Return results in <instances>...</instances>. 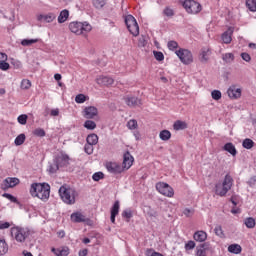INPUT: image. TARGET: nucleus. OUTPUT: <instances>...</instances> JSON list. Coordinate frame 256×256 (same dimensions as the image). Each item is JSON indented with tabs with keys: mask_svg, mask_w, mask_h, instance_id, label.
Instances as JSON below:
<instances>
[{
	"mask_svg": "<svg viewBox=\"0 0 256 256\" xmlns=\"http://www.w3.org/2000/svg\"><path fill=\"white\" fill-rule=\"evenodd\" d=\"M177 47H179V44L176 41L168 42V49H170V51L177 49Z\"/></svg>",
	"mask_w": 256,
	"mask_h": 256,
	"instance_id": "53",
	"label": "nucleus"
},
{
	"mask_svg": "<svg viewBox=\"0 0 256 256\" xmlns=\"http://www.w3.org/2000/svg\"><path fill=\"white\" fill-rule=\"evenodd\" d=\"M147 45V38L145 36H141L138 40V47H145Z\"/></svg>",
	"mask_w": 256,
	"mask_h": 256,
	"instance_id": "51",
	"label": "nucleus"
},
{
	"mask_svg": "<svg viewBox=\"0 0 256 256\" xmlns=\"http://www.w3.org/2000/svg\"><path fill=\"white\" fill-rule=\"evenodd\" d=\"M242 146L244 147V149H253V147H255V142H253V140L249 138H246L243 140Z\"/></svg>",
	"mask_w": 256,
	"mask_h": 256,
	"instance_id": "34",
	"label": "nucleus"
},
{
	"mask_svg": "<svg viewBox=\"0 0 256 256\" xmlns=\"http://www.w3.org/2000/svg\"><path fill=\"white\" fill-rule=\"evenodd\" d=\"M125 103L128 105V107H139L141 105V101L137 97H126Z\"/></svg>",
	"mask_w": 256,
	"mask_h": 256,
	"instance_id": "22",
	"label": "nucleus"
},
{
	"mask_svg": "<svg viewBox=\"0 0 256 256\" xmlns=\"http://www.w3.org/2000/svg\"><path fill=\"white\" fill-rule=\"evenodd\" d=\"M69 161V156L62 154L60 157L57 159V164L53 168V166H50V173H55L57 169H59V165L63 166Z\"/></svg>",
	"mask_w": 256,
	"mask_h": 256,
	"instance_id": "16",
	"label": "nucleus"
},
{
	"mask_svg": "<svg viewBox=\"0 0 256 256\" xmlns=\"http://www.w3.org/2000/svg\"><path fill=\"white\" fill-rule=\"evenodd\" d=\"M3 197H5L9 201H11L12 203H17V198H15V196H13V195H11L9 193H4Z\"/></svg>",
	"mask_w": 256,
	"mask_h": 256,
	"instance_id": "56",
	"label": "nucleus"
},
{
	"mask_svg": "<svg viewBox=\"0 0 256 256\" xmlns=\"http://www.w3.org/2000/svg\"><path fill=\"white\" fill-rule=\"evenodd\" d=\"M99 115V110L95 106H87L83 110V117L85 119H95Z\"/></svg>",
	"mask_w": 256,
	"mask_h": 256,
	"instance_id": "12",
	"label": "nucleus"
},
{
	"mask_svg": "<svg viewBox=\"0 0 256 256\" xmlns=\"http://www.w3.org/2000/svg\"><path fill=\"white\" fill-rule=\"evenodd\" d=\"M70 219L73 223H85L87 221V217L81 212L72 213Z\"/></svg>",
	"mask_w": 256,
	"mask_h": 256,
	"instance_id": "18",
	"label": "nucleus"
},
{
	"mask_svg": "<svg viewBox=\"0 0 256 256\" xmlns=\"http://www.w3.org/2000/svg\"><path fill=\"white\" fill-rule=\"evenodd\" d=\"M69 19V10L64 9L60 12L58 16V23H65Z\"/></svg>",
	"mask_w": 256,
	"mask_h": 256,
	"instance_id": "27",
	"label": "nucleus"
},
{
	"mask_svg": "<svg viewBox=\"0 0 256 256\" xmlns=\"http://www.w3.org/2000/svg\"><path fill=\"white\" fill-rule=\"evenodd\" d=\"M51 251L56 256H67V255H69V247H67V246H63V247L58 248V249L52 248Z\"/></svg>",
	"mask_w": 256,
	"mask_h": 256,
	"instance_id": "23",
	"label": "nucleus"
},
{
	"mask_svg": "<svg viewBox=\"0 0 256 256\" xmlns=\"http://www.w3.org/2000/svg\"><path fill=\"white\" fill-rule=\"evenodd\" d=\"M193 237L194 241H197L198 243H204V241H207V232L203 230L196 231Z\"/></svg>",
	"mask_w": 256,
	"mask_h": 256,
	"instance_id": "21",
	"label": "nucleus"
},
{
	"mask_svg": "<svg viewBox=\"0 0 256 256\" xmlns=\"http://www.w3.org/2000/svg\"><path fill=\"white\" fill-rule=\"evenodd\" d=\"M30 236L31 229L28 227L14 226L10 229V237L20 245H25Z\"/></svg>",
	"mask_w": 256,
	"mask_h": 256,
	"instance_id": "2",
	"label": "nucleus"
},
{
	"mask_svg": "<svg viewBox=\"0 0 256 256\" xmlns=\"http://www.w3.org/2000/svg\"><path fill=\"white\" fill-rule=\"evenodd\" d=\"M182 7H184L186 13H189L190 15H197V13H201V4L195 0L183 1Z\"/></svg>",
	"mask_w": 256,
	"mask_h": 256,
	"instance_id": "6",
	"label": "nucleus"
},
{
	"mask_svg": "<svg viewBox=\"0 0 256 256\" xmlns=\"http://www.w3.org/2000/svg\"><path fill=\"white\" fill-rule=\"evenodd\" d=\"M159 137L162 141H169L171 139V132L169 130H162Z\"/></svg>",
	"mask_w": 256,
	"mask_h": 256,
	"instance_id": "33",
	"label": "nucleus"
},
{
	"mask_svg": "<svg viewBox=\"0 0 256 256\" xmlns=\"http://www.w3.org/2000/svg\"><path fill=\"white\" fill-rule=\"evenodd\" d=\"M69 29L75 35H87V33H91L93 26L89 22H71Z\"/></svg>",
	"mask_w": 256,
	"mask_h": 256,
	"instance_id": "5",
	"label": "nucleus"
},
{
	"mask_svg": "<svg viewBox=\"0 0 256 256\" xmlns=\"http://www.w3.org/2000/svg\"><path fill=\"white\" fill-rule=\"evenodd\" d=\"M176 55L184 65H190V63H193V54L187 49H180L176 51Z\"/></svg>",
	"mask_w": 256,
	"mask_h": 256,
	"instance_id": "9",
	"label": "nucleus"
},
{
	"mask_svg": "<svg viewBox=\"0 0 256 256\" xmlns=\"http://www.w3.org/2000/svg\"><path fill=\"white\" fill-rule=\"evenodd\" d=\"M233 177L229 174H227L222 182H218L215 185V193L219 197H225L229 191H231V187H233Z\"/></svg>",
	"mask_w": 256,
	"mask_h": 256,
	"instance_id": "3",
	"label": "nucleus"
},
{
	"mask_svg": "<svg viewBox=\"0 0 256 256\" xmlns=\"http://www.w3.org/2000/svg\"><path fill=\"white\" fill-rule=\"evenodd\" d=\"M8 251L9 245L7 244V241H5V239H0V256L6 255Z\"/></svg>",
	"mask_w": 256,
	"mask_h": 256,
	"instance_id": "28",
	"label": "nucleus"
},
{
	"mask_svg": "<svg viewBox=\"0 0 256 256\" xmlns=\"http://www.w3.org/2000/svg\"><path fill=\"white\" fill-rule=\"evenodd\" d=\"M57 19V15L53 12H49L48 14H40L37 16L38 21H43L44 23H53Z\"/></svg>",
	"mask_w": 256,
	"mask_h": 256,
	"instance_id": "14",
	"label": "nucleus"
},
{
	"mask_svg": "<svg viewBox=\"0 0 256 256\" xmlns=\"http://www.w3.org/2000/svg\"><path fill=\"white\" fill-rule=\"evenodd\" d=\"M103 177H104L103 172H96L93 174L92 179L93 181H101Z\"/></svg>",
	"mask_w": 256,
	"mask_h": 256,
	"instance_id": "50",
	"label": "nucleus"
},
{
	"mask_svg": "<svg viewBox=\"0 0 256 256\" xmlns=\"http://www.w3.org/2000/svg\"><path fill=\"white\" fill-rule=\"evenodd\" d=\"M185 248L188 250L195 249V242L194 241H188V243L185 245Z\"/></svg>",
	"mask_w": 256,
	"mask_h": 256,
	"instance_id": "61",
	"label": "nucleus"
},
{
	"mask_svg": "<svg viewBox=\"0 0 256 256\" xmlns=\"http://www.w3.org/2000/svg\"><path fill=\"white\" fill-rule=\"evenodd\" d=\"M214 233L215 235H217V237H225V234L223 233V227H221L220 225H217L214 228Z\"/></svg>",
	"mask_w": 256,
	"mask_h": 256,
	"instance_id": "44",
	"label": "nucleus"
},
{
	"mask_svg": "<svg viewBox=\"0 0 256 256\" xmlns=\"http://www.w3.org/2000/svg\"><path fill=\"white\" fill-rule=\"evenodd\" d=\"M86 141L89 145H97V143H99V136L96 134H90L86 138Z\"/></svg>",
	"mask_w": 256,
	"mask_h": 256,
	"instance_id": "31",
	"label": "nucleus"
},
{
	"mask_svg": "<svg viewBox=\"0 0 256 256\" xmlns=\"http://www.w3.org/2000/svg\"><path fill=\"white\" fill-rule=\"evenodd\" d=\"M87 253H89V250L83 249L79 251V256H87Z\"/></svg>",
	"mask_w": 256,
	"mask_h": 256,
	"instance_id": "64",
	"label": "nucleus"
},
{
	"mask_svg": "<svg viewBox=\"0 0 256 256\" xmlns=\"http://www.w3.org/2000/svg\"><path fill=\"white\" fill-rule=\"evenodd\" d=\"M228 251L229 253H234V255H239V253H241L242 251V248H241V245L239 244H231L228 247Z\"/></svg>",
	"mask_w": 256,
	"mask_h": 256,
	"instance_id": "29",
	"label": "nucleus"
},
{
	"mask_svg": "<svg viewBox=\"0 0 256 256\" xmlns=\"http://www.w3.org/2000/svg\"><path fill=\"white\" fill-rule=\"evenodd\" d=\"M9 67H10V65H9V63H7V61L0 62V69L2 71L9 70Z\"/></svg>",
	"mask_w": 256,
	"mask_h": 256,
	"instance_id": "59",
	"label": "nucleus"
},
{
	"mask_svg": "<svg viewBox=\"0 0 256 256\" xmlns=\"http://www.w3.org/2000/svg\"><path fill=\"white\" fill-rule=\"evenodd\" d=\"M33 135L36 137H45V130L43 128H37L33 131Z\"/></svg>",
	"mask_w": 256,
	"mask_h": 256,
	"instance_id": "47",
	"label": "nucleus"
},
{
	"mask_svg": "<svg viewBox=\"0 0 256 256\" xmlns=\"http://www.w3.org/2000/svg\"><path fill=\"white\" fill-rule=\"evenodd\" d=\"M25 139V134H20L15 138L14 143L17 147H19V145H23L25 143Z\"/></svg>",
	"mask_w": 256,
	"mask_h": 256,
	"instance_id": "37",
	"label": "nucleus"
},
{
	"mask_svg": "<svg viewBox=\"0 0 256 256\" xmlns=\"http://www.w3.org/2000/svg\"><path fill=\"white\" fill-rule=\"evenodd\" d=\"M133 156L131 155V153L129 152H126L124 154V160H123V163H122V167H123V171H125V169H131V166L133 165Z\"/></svg>",
	"mask_w": 256,
	"mask_h": 256,
	"instance_id": "17",
	"label": "nucleus"
},
{
	"mask_svg": "<svg viewBox=\"0 0 256 256\" xmlns=\"http://www.w3.org/2000/svg\"><path fill=\"white\" fill-rule=\"evenodd\" d=\"M8 57L5 53L0 52V63L3 61H7Z\"/></svg>",
	"mask_w": 256,
	"mask_h": 256,
	"instance_id": "63",
	"label": "nucleus"
},
{
	"mask_svg": "<svg viewBox=\"0 0 256 256\" xmlns=\"http://www.w3.org/2000/svg\"><path fill=\"white\" fill-rule=\"evenodd\" d=\"M106 169L113 175H119V173H123V166L117 162H107Z\"/></svg>",
	"mask_w": 256,
	"mask_h": 256,
	"instance_id": "10",
	"label": "nucleus"
},
{
	"mask_svg": "<svg viewBox=\"0 0 256 256\" xmlns=\"http://www.w3.org/2000/svg\"><path fill=\"white\" fill-rule=\"evenodd\" d=\"M244 224L246 225V227L248 229H254L255 225H256V222H255L253 217H248V218L245 219Z\"/></svg>",
	"mask_w": 256,
	"mask_h": 256,
	"instance_id": "35",
	"label": "nucleus"
},
{
	"mask_svg": "<svg viewBox=\"0 0 256 256\" xmlns=\"http://www.w3.org/2000/svg\"><path fill=\"white\" fill-rule=\"evenodd\" d=\"M18 123H20V125H27V115L26 114H22L18 117Z\"/></svg>",
	"mask_w": 256,
	"mask_h": 256,
	"instance_id": "49",
	"label": "nucleus"
},
{
	"mask_svg": "<svg viewBox=\"0 0 256 256\" xmlns=\"http://www.w3.org/2000/svg\"><path fill=\"white\" fill-rule=\"evenodd\" d=\"M209 251V243H203L196 247V256H207Z\"/></svg>",
	"mask_w": 256,
	"mask_h": 256,
	"instance_id": "20",
	"label": "nucleus"
},
{
	"mask_svg": "<svg viewBox=\"0 0 256 256\" xmlns=\"http://www.w3.org/2000/svg\"><path fill=\"white\" fill-rule=\"evenodd\" d=\"M19 185V178L8 177L3 181L2 189H11Z\"/></svg>",
	"mask_w": 256,
	"mask_h": 256,
	"instance_id": "15",
	"label": "nucleus"
},
{
	"mask_svg": "<svg viewBox=\"0 0 256 256\" xmlns=\"http://www.w3.org/2000/svg\"><path fill=\"white\" fill-rule=\"evenodd\" d=\"M122 217L124 219H127V221H129V219H131V217H133V213L131 212L130 209H126L122 212Z\"/></svg>",
	"mask_w": 256,
	"mask_h": 256,
	"instance_id": "48",
	"label": "nucleus"
},
{
	"mask_svg": "<svg viewBox=\"0 0 256 256\" xmlns=\"http://www.w3.org/2000/svg\"><path fill=\"white\" fill-rule=\"evenodd\" d=\"M84 151L88 155L93 154V144H86L85 147H84Z\"/></svg>",
	"mask_w": 256,
	"mask_h": 256,
	"instance_id": "54",
	"label": "nucleus"
},
{
	"mask_svg": "<svg viewBox=\"0 0 256 256\" xmlns=\"http://www.w3.org/2000/svg\"><path fill=\"white\" fill-rule=\"evenodd\" d=\"M12 223L11 222H4V221H0V229H9V227H11Z\"/></svg>",
	"mask_w": 256,
	"mask_h": 256,
	"instance_id": "58",
	"label": "nucleus"
},
{
	"mask_svg": "<svg viewBox=\"0 0 256 256\" xmlns=\"http://www.w3.org/2000/svg\"><path fill=\"white\" fill-rule=\"evenodd\" d=\"M119 207H120L119 201H116L111 208V217H110L111 223H115V217L119 215Z\"/></svg>",
	"mask_w": 256,
	"mask_h": 256,
	"instance_id": "24",
	"label": "nucleus"
},
{
	"mask_svg": "<svg viewBox=\"0 0 256 256\" xmlns=\"http://www.w3.org/2000/svg\"><path fill=\"white\" fill-rule=\"evenodd\" d=\"M241 58L243 59V61H246L247 63H249V61H251V56L245 52L241 54Z\"/></svg>",
	"mask_w": 256,
	"mask_h": 256,
	"instance_id": "60",
	"label": "nucleus"
},
{
	"mask_svg": "<svg viewBox=\"0 0 256 256\" xmlns=\"http://www.w3.org/2000/svg\"><path fill=\"white\" fill-rule=\"evenodd\" d=\"M125 24L131 35H133L134 37H137V35H139V24H137V20L135 19V17H133V15L126 16Z\"/></svg>",
	"mask_w": 256,
	"mask_h": 256,
	"instance_id": "7",
	"label": "nucleus"
},
{
	"mask_svg": "<svg viewBox=\"0 0 256 256\" xmlns=\"http://www.w3.org/2000/svg\"><path fill=\"white\" fill-rule=\"evenodd\" d=\"M246 7H248V9L250 11L255 12L256 11V0H246Z\"/></svg>",
	"mask_w": 256,
	"mask_h": 256,
	"instance_id": "40",
	"label": "nucleus"
},
{
	"mask_svg": "<svg viewBox=\"0 0 256 256\" xmlns=\"http://www.w3.org/2000/svg\"><path fill=\"white\" fill-rule=\"evenodd\" d=\"M211 97H212V99H214V101H219V99H221V97H222L221 91L213 90L211 92Z\"/></svg>",
	"mask_w": 256,
	"mask_h": 256,
	"instance_id": "43",
	"label": "nucleus"
},
{
	"mask_svg": "<svg viewBox=\"0 0 256 256\" xmlns=\"http://www.w3.org/2000/svg\"><path fill=\"white\" fill-rule=\"evenodd\" d=\"M173 128L175 131H183V129H187V123L181 120H177L174 123Z\"/></svg>",
	"mask_w": 256,
	"mask_h": 256,
	"instance_id": "30",
	"label": "nucleus"
},
{
	"mask_svg": "<svg viewBox=\"0 0 256 256\" xmlns=\"http://www.w3.org/2000/svg\"><path fill=\"white\" fill-rule=\"evenodd\" d=\"M20 87H21V89H24V90L31 89V80L23 79L21 81Z\"/></svg>",
	"mask_w": 256,
	"mask_h": 256,
	"instance_id": "41",
	"label": "nucleus"
},
{
	"mask_svg": "<svg viewBox=\"0 0 256 256\" xmlns=\"http://www.w3.org/2000/svg\"><path fill=\"white\" fill-rule=\"evenodd\" d=\"M34 43H39V38L23 39L21 41L22 47H31V45H34Z\"/></svg>",
	"mask_w": 256,
	"mask_h": 256,
	"instance_id": "32",
	"label": "nucleus"
},
{
	"mask_svg": "<svg viewBox=\"0 0 256 256\" xmlns=\"http://www.w3.org/2000/svg\"><path fill=\"white\" fill-rule=\"evenodd\" d=\"M154 57L156 61H163V59H165V56L159 51H154Z\"/></svg>",
	"mask_w": 256,
	"mask_h": 256,
	"instance_id": "52",
	"label": "nucleus"
},
{
	"mask_svg": "<svg viewBox=\"0 0 256 256\" xmlns=\"http://www.w3.org/2000/svg\"><path fill=\"white\" fill-rule=\"evenodd\" d=\"M156 190L160 192L161 195H164V197H173V195H175L173 188L165 182H158L156 184Z\"/></svg>",
	"mask_w": 256,
	"mask_h": 256,
	"instance_id": "8",
	"label": "nucleus"
},
{
	"mask_svg": "<svg viewBox=\"0 0 256 256\" xmlns=\"http://www.w3.org/2000/svg\"><path fill=\"white\" fill-rule=\"evenodd\" d=\"M84 127H85V129H89L90 131H93V129L97 128V124L92 120H87L84 123Z\"/></svg>",
	"mask_w": 256,
	"mask_h": 256,
	"instance_id": "39",
	"label": "nucleus"
},
{
	"mask_svg": "<svg viewBox=\"0 0 256 256\" xmlns=\"http://www.w3.org/2000/svg\"><path fill=\"white\" fill-rule=\"evenodd\" d=\"M96 83L103 87H109L110 85H113V83H115V80L109 76H98L96 78Z\"/></svg>",
	"mask_w": 256,
	"mask_h": 256,
	"instance_id": "13",
	"label": "nucleus"
},
{
	"mask_svg": "<svg viewBox=\"0 0 256 256\" xmlns=\"http://www.w3.org/2000/svg\"><path fill=\"white\" fill-rule=\"evenodd\" d=\"M59 195L66 205H75V199L77 197V191H75V189L62 186L59 189Z\"/></svg>",
	"mask_w": 256,
	"mask_h": 256,
	"instance_id": "4",
	"label": "nucleus"
},
{
	"mask_svg": "<svg viewBox=\"0 0 256 256\" xmlns=\"http://www.w3.org/2000/svg\"><path fill=\"white\" fill-rule=\"evenodd\" d=\"M92 3L95 9H103V7H105V4L107 2L105 0H93Z\"/></svg>",
	"mask_w": 256,
	"mask_h": 256,
	"instance_id": "38",
	"label": "nucleus"
},
{
	"mask_svg": "<svg viewBox=\"0 0 256 256\" xmlns=\"http://www.w3.org/2000/svg\"><path fill=\"white\" fill-rule=\"evenodd\" d=\"M75 101L76 103H85L87 101V96H85L84 94H78L75 97Z\"/></svg>",
	"mask_w": 256,
	"mask_h": 256,
	"instance_id": "46",
	"label": "nucleus"
},
{
	"mask_svg": "<svg viewBox=\"0 0 256 256\" xmlns=\"http://www.w3.org/2000/svg\"><path fill=\"white\" fill-rule=\"evenodd\" d=\"M243 90L237 85H231L227 90V95L230 99H241Z\"/></svg>",
	"mask_w": 256,
	"mask_h": 256,
	"instance_id": "11",
	"label": "nucleus"
},
{
	"mask_svg": "<svg viewBox=\"0 0 256 256\" xmlns=\"http://www.w3.org/2000/svg\"><path fill=\"white\" fill-rule=\"evenodd\" d=\"M211 57V49L209 48H202L199 54V60L201 63H207Z\"/></svg>",
	"mask_w": 256,
	"mask_h": 256,
	"instance_id": "19",
	"label": "nucleus"
},
{
	"mask_svg": "<svg viewBox=\"0 0 256 256\" xmlns=\"http://www.w3.org/2000/svg\"><path fill=\"white\" fill-rule=\"evenodd\" d=\"M193 209H189V208H185L182 212L183 215H185V217H193Z\"/></svg>",
	"mask_w": 256,
	"mask_h": 256,
	"instance_id": "57",
	"label": "nucleus"
},
{
	"mask_svg": "<svg viewBox=\"0 0 256 256\" xmlns=\"http://www.w3.org/2000/svg\"><path fill=\"white\" fill-rule=\"evenodd\" d=\"M127 127L128 129H131V130L137 129V127H139V125L137 124V120L135 119L129 120L127 122Z\"/></svg>",
	"mask_w": 256,
	"mask_h": 256,
	"instance_id": "42",
	"label": "nucleus"
},
{
	"mask_svg": "<svg viewBox=\"0 0 256 256\" xmlns=\"http://www.w3.org/2000/svg\"><path fill=\"white\" fill-rule=\"evenodd\" d=\"M29 192L31 197H37L41 201H49L51 186L47 183H32Z\"/></svg>",
	"mask_w": 256,
	"mask_h": 256,
	"instance_id": "1",
	"label": "nucleus"
},
{
	"mask_svg": "<svg viewBox=\"0 0 256 256\" xmlns=\"http://www.w3.org/2000/svg\"><path fill=\"white\" fill-rule=\"evenodd\" d=\"M232 35H233V30H231V29H229L228 31L224 32L222 34V41H223V43H225L226 45H229V43H231V41H233Z\"/></svg>",
	"mask_w": 256,
	"mask_h": 256,
	"instance_id": "25",
	"label": "nucleus"
},
{
	"mask_svg": "<svg viewBox=\"0 0 256 256\" xmlns=\"http://www.w3.org/2000/svg\"><path fill=\"white\" fill-rule=\"evenodd\" d=\"M147 215L151 219H157V217H159V213L156 210L152 209V208H149V210L147 212Z\"/></svg>",
	"mask_w": 256,
	"mask_h": 256,
	"instance_id": "45",
	"label": "nucleus"
},
{
	"mask_svg": "<svg viewBox=\"0 0 256 256\" xmlns=\"http://www.w3.org/2000/svg\"><path fill=\"white\" fill-rule=\"evenodd\" d=\"M223 149L224 151H227L228 153H230L232 157H235V155H237V149L235 148V145H233V143L231 142L226 143Z\"/></svg>",
	"mask_w": 256,
	"mask_h": 256,
	"instance_id": "26",
	"label": "nucleus"
},
{
	"mask_svg": "<svg viewBox=\"0 0 256 256\" xmlns=\"http://www.w3.org/2000/svg\"><path fill=\"white\" fill-rule=\"evenodd\" d=\"M164 15H166V17H173L175 15V12L173 11V9L167 7L164 9Z\"/></svg>",
	"mask_w": 256,
	"mask_h": 256,
	"instance_id": "55",
	"label": "nucleus"
},
{
	"mask_svg": "<svg viewBox=\"0 0 256 256\" xmlns=\"http://www.w3.org/2000/svg\"><path fill=\"white\" fill-rule=\"evenodd\" d=\"M50 115H51V117H58V115H59V109H58V108L52 109V110L50 111Z\"/></svg>",
	"mask_w": 256,
	"mask_h": 256,
	"instance_id": "62",
	"label": "nucleus"
},
{
	"mask_svg": "<svg viewBox=\"0 0 256 256\" xmlns=\"http://www.w3.org/2000/svg\"><path fill=\"white\" fill-rule=\"evenodd\" d=\"M222 59L225 63H233L235 61V55L233 53H226L222 55Z\"/></svg>",
	"mask_w": 256,
	"mask_h": 256,
	"instance_id": "36",
	"label": "nucleus"
}]
</instances>
